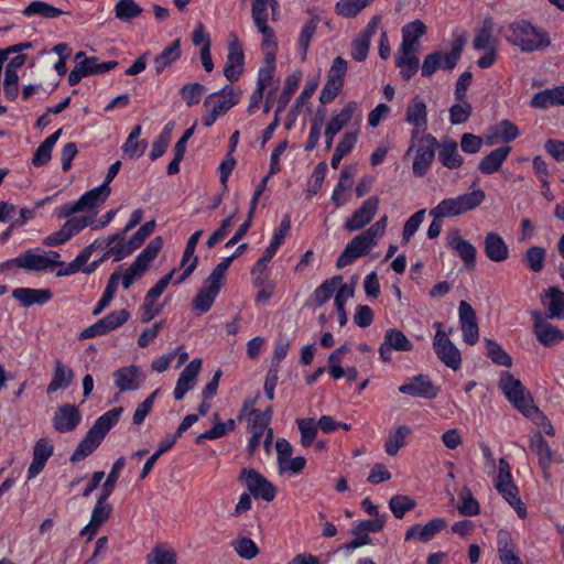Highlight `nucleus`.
<instances>
[{
  "instance_id": "f257e3e1",
  "label": "nucleus",
  "mask_w": 564,
  "mask_h": 564,
  "mask_svg": "<svg viewBox=\"0 0 564 564\" xmlns=\"http://www.w3.org/2000/svg\"><path fill=\"white\" fill-rule=\"evenodd\" d=\"M508 30L510 34L507 41L523 53L543 51L551 45L549 32L528 20H516L509 24Z\"/></svg>"
},
{
  "instance_id": "f03ea898",
  "label": "nucleus",
  "mask_w": 564,
  "mask_h": 564,
  "mask_svg": "<svg viewBox=\"0 0 564 564\" xmlns=\"http://www.w3.org/2000/svg\"><path fill=\"white\" fill-rule=\"evenodd\" d=\"M498 388L514 409L521 412L523 416L531 420L533 423H538L534 419V413L538 412V406L534 404L533 398L519 379L509 371H502L498 381Z\"/></svg>"
},
{
  "instance_id": "7ed1b4c3",
  "label": "nucleus",
  "mask_w": 564,
  "mask_h": 564,
  "mask_svg": "<svg viewBox=\"0 0 564 564\" xmlns=\"http://www.w3.org/2000/svg\"><path fill=\"white\" fill-rule=\"evenodd\" d=\"M495 23L491 17H486L480 26L475 31L473 48L484 54L477 59V66L487 69L494 66L498 59L499 40L494 35Z\"/></svg>"
},
{
  "instance_id": "20e7f679",
  "label": "nucleus",
  "mask_w": 564,
  "mask_h": 564,
  "mask_svg": "<svg viewBox=\"0 0 564 564\" xmlns=\"http://www.w3.org/2000/svg\"><path fill=\"white\" fill-rule=\"evenodd\" d=\"M429 111H427V105L425 100L415 95L413 98L410 99L406 110H405V117L404 121L412 126L411 131V141L414 142L415 139H419L420 135L427 134V126H429ZM414 144L411 143L409 147L406 154H410V152L413 150Z\"/></svg>"
},
{
  "instance_id": "39448f33",
  "label": "nucleus",
  "mask_w": 564,
  "mask_h": 564,
  "mask_svg": "<svg viewBox=\"0 0 564 564\" xmlns=\"http://www.w3.org/2000/svg\"><path fill=\"white\" fill-rule=\"evenodd\" d=\"M238 481L245 484L254 499L271 502L276 496V488L273 484L253 468H242Z\"/></svg>"
},
{
  "instance_id": "423d86ee",
  "label": "nucleus",
  "mask_w": 564,
  "mask_h": 564,
  "mask_svg": "<svg viewBox=\"0 0 564 564\" xmlns=\"http://www.w3.org/2000/svg\"><path fill=\"white\" fill-rule=\"evenodd\" d=\"M414 141L417 142V148L413 159L412 171L416 177H423L434 161L438 141L433 134L420 135Z\"/></svg>"
},
{
  "instance_id": "0eeeda50",
  "label": "nucleus",
  "mask_w": 564,
  "mask_h": 564,
  "mask_svg": "<svg viewBox=\"0 0 564 564\" xmlns=\"http://www.w3.org/2000/svg\"><path fill=\"white\" fill-rule=\"evenodd\" d=\"M437 332L433 339V349L437 358L454 371L458 370L462 365V354L448 336L442 330V323L434 324Z\"/></svg>"
},
{
  "instance_id": "6e6552de",
  "label": "nucleus",
  "mask_w": 564,
  "mask_h": 564,
  "mask_svg": "<svg viewBox=\"0 0 564 564\" xmlns=\"http://www.w3.org/2000/svg\"><path fill=\"white\" fill-rule=\"evenodd\" d=\"M398 390L402 394L426 400H433L440 393V388L431 380L427 375L423 373L413 376L404 383H402Z\"/></svg>"
},
{
  "instance_id": "1a4fd4ad",
  "label": "nucleus",
  "mask_w": 564,
  "mask_h": 564,
  "mask_svg": "<svg viewBox=\"0 0 564 564\" xmlns=\"http://www.w3.org/2000/svg\"><path fill=\"white\" fill-rule=\"evenodd\" d=\"M380 199L378 196H370L362 202L352 215L346 219L344 228L349 231H357L371 223L379 208Z\"/></svg>"
},
{
  "instance_id": "9d476101",
  "label": "nucleus",
  "mask_w": 564,
  "mask_h": 564,
  "mask_svg": "<svg viewBox=\"0 0 564 564\" xmlns=\"http://www.w3.org/2000/svg\"><path fill=\"white\" fill-rule=\"evenodd\" d=\"M82 419V413L76 405L63 404L55 409L52 416V426L59 434L69 433L76 430Z\"/></svg>"
},
{
  "instance_id": "9b49d317",
  "label": "nucleus",
  "mask_w": 564,
  "mask_h": 564,
  "mask_svg": "<svg viewBox=\"0 0 564 564\" xmlns=\"http://www.w3.org/2000/svg\"><path fill=\"white\" fill-rule=\"evenodd\" d=\"M239 95L230 85H225L218 91L212 93L204 100V108H209L219 117L227 113L232 107L238 105Z\"/></svg>"
},
{
  "instance_id": "f8f14e48",
  "label": "nucleus",
  "mask_w": 564,
  "mask_h": 564,
  "mask_svg": "<svg viewBox=\"0 0 564 564\" xmlns=\"http://www.w3.org/2000/svg\"><path fill=\"white\" fill-rule=\"evenodd\" d=\"M53 454L54 442L51 438L41 437L35 442L32 452V462L26 470L28 480L35 478L43 471L47 460L52 457Z\"/></svg>"
},
{
  "instance_id": "ddd939ff",
  "label": "nucleus",
  "mask_w": 564,
  "mask_h": 564,
  "mask_svg": "<svg viewBox=\"0 0 564 564\" xmlns=\"http://www.w3.org/2000/svg\"><path fill=\"white\" fill-rule=\"evenodd\" d=\"M375 243L364 232L354 237L336 260V267L343 269L356 259L366 256Z\"/></svg>"
},
{
  "instance_id": "4468645a",
  "label": "nucleus",
  "mask_w": 564,
  "mask_h": 564,
  "mask_svg": "<svg viewBox=\"0 0 564 564\" xmlns=\"http://www.w3.org/2000/svg\"><path fill=\"white\" fill-rule=\"evenodd\" d=\"M533 333L538 341L545 346L552 347L564 340V332L558 327L545 322L540 312H532Z\"/></svg>"
},
{
  "instance_id": "2eb2a0df",
  "label": "nucleus",
  "mask_w": 564,
  "mask_h": 564,
  "mask_svg": "<svg viewBox=\"0 0 564 564\" xmlns=\"http://www.w3.org/2000/svg\"><path fill=\"white\" fill-rule=\"evenodd\" d=\"M245 70V52L238 40H234L228 45L227 59L224 67V76L230 82L236 83Z\"/></svg>"
},
{
  "instance_id": "dca6fc26",
  "label": "nucleus",
  "mask_w": 564,
  "mask_h": 564,
  "mask_svg": "<svg viewBox=\"0 0 564 564\" xmlns=\"http://www.w3.org/2000/svg\"><path fill=\"white\" fill-rule=\"evenodd\" d=\"M445 528L446 521L444 518L440 517L433 518L424 525L415 523L405 531L404 541H419L427 543Z\"/></svg>"
},
{
  "instance_id": "f3484780",
  "label": "nucleus",
  "mask_w": 564,
  "mask_h": 564,
  "mask_svg": "<svg viewBox=\"0 0 564 564\" xmlns=\"http://www.w3.org/2000/svg\"><path fill=\"white\" fill-rule=\"evenodd\" d=\"M357 109V105L354 101L346 104L339 113L332 117L325 129V150H330L335 135L347 126Z\"/></svg>"
},
{
  "instance_id": "a211bd4d",
  "label": "nucleus",
  "mask_w": 564,
  "mask_h": 564,
  "mask_svg": "<svg viewBox=\"0 0 564 564\" xmlns=\"http://www.w3.org/2000/svg\"><path fill=\"white\" fill-rule=\"evenodd\" d=\"M447 246L457 253L467 270L475 269L477 249L471 242L464 239L458 231H454L447 237Z\"/></svg>"
},
{
  "instance_id": "6ab92c4d",
  "label": "nucleus",
  "mask_w": 564,
  "mask_h": 564,
  "mask_svg": "<svg viewBox=\"0 0 564 564\" xmlns=\"http://www.w3.org/2000/svg\"><path fill=\"white\" fill-rule=\"evenodd\" d=\"M200 368L202 360L199 358H195L182 370L173 391V397L176 401H181L185 394L194 388Z\"/></svg>"
},
{
  "instance_id": "aec40b11",
  "label": "nucleus",
  "mask_w": 564,
  "mask_h": 564,
  "mask_svg": "<svg viewBox=\"0 0 564 564\" xmlns=\"http://www.w3.org/2000/svg\"><path fill=\"white\" fill-rule=\"evenodd\" d=\"M531 451L538 456L539 467L544 474V478H549L551 465L555 462L554 452L550 447L547 441L541 432H536L529 438Z\"/></svg>"
},
{
  "instance_id": "412c9836",
  "label": "nucleus",
  "mask_w": 564,
  "mask_h": 564,
  "mask_svg": "<svg viewBox=\"0 0 564 564\" xmlns=\"http://www.w3.org/2000/svg\"><path fill=\"white\" fill-rule=\"evenodd\" d=\"M115 386L120 392L137 391L141 387V370L135 365L117 369L112 373Z\"/></svg>"
},
{
  "instance_id": "4be33fe9",
  "label": "nucleus",
  "mask_w": 564,
  "mask_h": 564,
  "mask_svg": "<svg viewBox=\"0 0 564 564\" xmlns=\"http://www.w3.org/2000/svg\"><path fill=\"white\" fill-rule=\"evenodd\" d=\"M12 297L17 300L22 307L29 308L33 305H45L53 297L50 289L17 288L12 291Z\"/></svg>"
},
{
  "instance_id": "5701e85b",
  "label": "nucleus",
  "mask_w": 564,
  "mask_h": 564,
  "mask_svg": "<svg viewBox=\"0 0 564 564\" xmlns=\"http://www.w3.org/2000/svg\"><path fill=\"white\" fill-rule=\"evenodd\" d=\"M520 135L519 128L508 119L491 126L486 133V144L495 145L498 142L509 143Z\"/></svg>"
},
{
  "instance_id": "b1692460",
  "label": "nucleus",
  "mask_w": 564,
  "mask_h": 564,
  "mask_svg": "<svg viewBox=\"0 0 564 564\" xmlns=\"http://www.w3.org/2000/svg\"><path fill=\"white\" fill-rule=\"evenodd\" d=\"M495 488L499 495L510 505V507H512L520 519L527 518L528 510L524 502L521 500L519 488L514 481L507 484L495 481Z\"/></svg>"
},
{
  "instance_id": "393cba45",
  "label": "nucleus",
  "mask_w": 564,
  "mask_h": 564,
  "mask_svg": "<svg viewBox=\"0 0 564 564\" xmlns=\"http://www.w3.org/2000/svg\"><path fill=\"white\" fill-rule=\"evenodd\" d=\"M497 552L501 564H523L510 532L500 530L497 534Z\"/></svg>"
},
{
  "instance_id": "a878e982",
  "label": "nucleus",
  "mask_w": 564,
  "mask_h": 564,
  "mask_svg": "<svg viewBox=\"0 0 564 564\" xmlns=\"http://www.w3.org/2000/svg\"><path fill=\"white\" fill-rule=\"evenodd\" d=\"M426 26L421 20H414L402 28V42L400 51L405 53H416L419 40L425 34Z\"/></svg>"
},
{
  "instance_id": "bb28decb",
  "label": "nucleus",
  "mask_w": 564,
  "mask_h": 564,
  "mask_svg": "<svg viewBox=\"0 0 564 564\" xmlns=\"http://www.w3.org/2000/svg\"><path fill=\"white\" fill-rule=\"evenodd\" d=\"M531 107L536 109H547L555 106H564V85L543 89L531 99Z\"/></svg>"
},
{
  "instance_id": "cd10ccee",
  "label": "nucleus",
  "mask_w": 564,
  "mask_h": 564,
  "mask_svg": "<svg viewBox=\"0 0 564 564\" xmlns=\"http://www.w3.org/2000/svg\"><path fill=\"white\" fill-rule=\"evenodd\" d=\"M487 258L494 262H502L509 257V248L503 238L497 232H488L484 240Z\"/></svg>"
},
{
  "instance_id": "c85d7f7f",
  "label": "nucleus",
  "mask_w": 564,
  "mask_h": 564,
  "mask_svg": "<svg viewBox=\"0 0 564 564\" xmlns=\"http://www.w3.org/2000/svg\"><path fill=\"white\" fill-rule=\"evenodd\" d=\"M511 150L510 145H502L489 152L478 164L480 173L490 175L498 172L508 159Z\"/></svg>"
},
{
  "instance_id": "c756f323",
  "label": "nucleus",
  "mask_w": 564,
  "mask_h": 564,
  "mask_svg": "<svg viewBox=\"0 0 564 564\" xmlns=\"http://www.w3.org/2000/svg\"><path fill=\"white\" fill-rule=\"evenodd\" d=\"M546 306V316L551 319H564V292L557 286H550L542 297Z\"/></svg>"
},
{
  "instance_id": "7c9ffc66",
  "label": "nucleus",
  "mask_w": 564,
  "mask_h": 564,
  "mask_svg": "<svg viewBox=\"0 0 564 564\" xmlns=\"http://www.w3.org/2000/svg\"><path fill=\"white\" fill-rule=\"evenodd\" d=\"M19 268L31 271H45L56 265H64V261H52L50 257L36 254L32 250H28L19 256Z\"/></svg>"
},
{
  "instance_id": "2f4dec72",
  "label": "nucleus",
  "mask_w": 564,
  "mask_h": 564,
  "mask_svg": "<svg viewBox=\"0 0 564 564\" xmlns=\"http://www.w3.org/2000/svg\"><path fill=\"white\" fill-rule=\"evenodd\" d=\"M122 408H113L101 414L88 430L99 441H104L108 432L118 423Z\"/></svg>"
},
{
  "instance_id": "473e14b6",
  "label": "nucleus",
  "mask_w": 564,
  "mask_h": 564,
  "mask_svg": "<svg viewBox=\"0 0 564 564\" xmlns=\"http://www.w3.org/2000/svg\"><path fill=\"white\" fill-rule=\"evenodd\" d=\"M74 378L73 370L64 365L61 360L56 359L54 362V373L51 382L46 388L47 394H52L57 390H64L69 387Z\"/></svg>"
},
{
  "instance_id": "72a5a7b5",
  "label": "nucleus",
  "mask_w": 564,
  "mask_h": 564,
  "mask_svg": "<svg viewBox=\"0 0 564 564\" xmlns=\"http://www.w3.org/2000/svg\"><path fill=\"white\" fill-rule=\"evenodd\" d=\"M111 188L106 187V184H100L97 187H94L87 192H85L78 199L77 203L82 207L83 210L93 209L104 204L107 198L110 196Z\"/></svg>"
},
{
  "instance_id": "f704fd0d",
  "label": "nucleus",
  "mask_w": 564,
  "mask_h": 564,
  "mask_svg": "<svg viewBox=\"0 0 564 564\" xmlns=\"http://www.w3.org/2000/svg\"><path fill=\"white\" fill-rule=\"evenodd\" d=\"M181 57V41L174 40L154 58V68L156 74H162L167 67L173 65Z\"/></svg>"
},
{
  "instance_id": "c9c22d12",
  "label": "nucleus",
  "mask_w": 564,
  "mask_h": 564,
  "mask_svg": "<svg viewBox=\"0 0 564 564\" xmlns=\"http://www.w3.org/2000/svg\"><path fill=\"white\" fill-rule=\"evenodd\" d=\"M486 198V193L481 188L453 197L454 205L459 215L474 210L480 206Z\"/></svg>"
},
{
  "instance_id": "e433bc0d",
  "label": "nucleus",
  "mask_w": 564,
  "mask_h": 564,
  "mask_svg": "<svg viewBox=\"0 0 564 564\" xmlns=\"http://www.w3.org/2000/svg\"><path fill=\"white\" fill-rule=\"evenodd\" d=\"M219 292L220 290L216 286L204 282L193 300V308L199 314L207 313L212 308Z\"/></svg>"
},
{
  "instance_id": "4c0bfd02",
  "label": "nucleus",
  "mask_w": 564,
  "mask_h": 564,
  "mask_svg": "<svg viewBox=\"0 0 564 564\" xmlns=\"http://www.w3.org/2000/svg\"><path fill=\"white\" fill-rule=\"evenodd\" d=\"M163 247V238L158 236L153 238L147 247L135 257L132 262L138 269L145 272L150 263L158 257Z\"/></svg>"
},
{
  "instance_id": "58836bf2",
  "label": "nucleus",
  "mask_w": 564,
  "mask_h": 564,
  "mask_svg": "<svg viewBox=\"0 0 564 564\" xmlns=\"http://www.w3.org/2000/svg\"><path fill=\"white\" fill-rule=\"evenodd\" d=\"M412 434V429L408 425L397 426L388 435L384 442V451L389 456H395L399 451L405 446V440Z\"/></svg>"
},
{
  "instance_id": "ea45409f",
  "label": "nucleus",
  "mask_w": 564,
  "mask_h": 564,
  "mask_svg": "<svg viewBox=\"0 0 564 564\" xmlns=\"http://www.w3.org/2000/svg\"><path fill=\"white\" fill-rule=\"evenodd\" d=\"M486 348V356L492 364L506 368L512 367V357L503 349V347L496 340L490 338L484 339Z\"/></svg>"
},
{
  "instance_id": "a19ab883",
  "label": "nucleus",
  "mask_w": 564,
  "mask_h": 564,
  "mask_svg": "<svg viewBox=\"0 0 564 564\" xmlns=\"http://www.w3.org/2000/svg\"><path fill=\"white\" fill-rule=\"evenodd\" d=\"M395 65L400 68V76L403 80H410L420 68V59L416 53L401 52L395 57Z\"/></svg>"
},
{
  "instance_id": "79ce46f5",
  "label": "nucleus",
  "mask_w": 564,
  "mask_h": 564,
  "mask_svg": "<svg viewBox=\"0 0 564 564\" xmlns=\"http://www.w3.org/2000/svg\"><path fill=\"white\" fill-rule=\"evenodd\" d=\"M438 161L443 166L455 170L462 166L464 159L457 152V143L455 141H448L443 143L438 151Z\"/></svg>"
},
{
  "instance_id": "37998d69",
  "label": "nucleus",
  "mask_w": 564,
  "mask_h": 564,
  "mask_svg": "<svg viewBox=\"0 0 564 564\" xmlns=\"http://www.w3.org/2000/svg\"><path fill=\"white\" fill-rule=\"evenodd\" d=\"M63 13L61 9L40 0L32 1L22 10V14L28 18L40 15L45 19H57Z\"/></svg>"
},
{
  "instance_id": "c03bdc74",
  "label": "nucleus",
  "mask_w": 564,
  "mask_h": 564,
  "mask_svg": "<svg viewBox=\"0 0 564 564\" xmlns=\"http://www.w3.org/2000/svg\"><path fill=\"white\" fill-rule=\"evenodd\" d=\"M341 281L343 278L340 275H335L330 279H326L321 285H318L313 293L316 302L315 306L321 307L330 300L335 291L341 285Z\"/></svg>"
},
{
  "instance_id": "a18cd8bd",
  "label": "nucleus",
  "mask_w": 564,
  "mask_h": 564,
  "mask_svg": "<svg viewBox=\"0 0 564 564\" xmlns=\"http://www.w3.org/2000/svg\"><path fill=\"white\" fill-rule=\"evenodd\" d=\"M101 444L96 436L90 432H87L84 438L78 443L75 451L72 453L69 460L72 463H78L88 456H90Z\"/></svg>"
},
{
  "instance_id": "49530a36",
  "label": "nucleus",
  "mask_w": 564,
  "mask_h": 564,
  "mask_svg": "<svg viewBox=\"0 0 564 564\" xmlns=\"http://www.w3.org/2000/svg\"><path fill=\"white\" fill-rule=\"evenodd\" d=\"M78 64L86 77L108 73L118 66L117 61L99 63L98 57L96 56L85 57V59L78 62Z\"/></svg>"
},
{
  "instance_id": "de8ad7c7",
  "label": "nucleus",
  "mask_w": 564,
  "mask_h": 564,
  "mask_svg": "<svg viewBox=\"0 0 564 564\" xmlns=\"http://www.w3.org/2000/svg\"><path fill=\"white\" fill-rule=\"evenodd\" d=\"M354 296V288L346 283L341 284L335 293L334 304L339 326L347 324V313L345 305L348 299Z\"/></svg>"
},
{
  "instance_id": "09e8293b",
  "label": "nucleus",
  "mask_w": 564,
  "mask_h": 564,
  "mask_svg": "<svg viewBox=\"0 0 564 564\" xmlns=\"http://www.w3.org/2000/svg\"><path fill=\"white\" fill-rule=\"evenodd\" d=\"M317 25H318V18L312 17L304 23V25L301 29V32H300V35L297 39V46L301 52L302 61L306 59L310 43H311L314 34L316 33Z\"/></svg>"
},
{
  "instance_id": "8fccbe9b",
  "label": "nucleus",
  "mask_w": 564,
  "mask_h": 564,
  "mask_svg": "<svg viewBox=\"0 0 564 564\" xmlns=\"http://www.w3.org/2000/svg\"><path fill=\"white\" fill-rule=\"evenodd\" d=\"M373 1L375 0H339L335 6V11L343 18H355Z\"/></svg>"
},
{
  "instance_id": "3c124183",
  "label": "nucleus",
  "mask_w": 564,
  "mask_h": 564,
  "mask_svg": "<svg viewBox=\"0 0 564 564\" xmlns=\"http://www.w3.org/2000/svg\"><path fill=\"white\" fill-rule=\"evenodd\" d=\"M438 69L451 70L445 66V53L442 51H434L424 57L421 66V75L422 77L427 78Z\"/></svg>"
},
{
  "instance_id": "603ef678",
  "label": "nucleus",
  "mask_w": 564,
  "mask_h": 564,
  "mask_svg": "<svg viewBox=\"0 0 564 564\" xmlns=\"http://www.w3.org/2000/svg\"><path fill=\"white\" fill-rule=\"evenodd\" d=\"M383 341L395 351H411L413 349L412 341L397 328L387 329Z\"/></svg>"
},
{
  "instance_id": "864d4df0",
  "label": "nucleus",
  "mask_w": 564,
  "mask_h": 564,
  "mask_svg": "<svg viewBox=\"0 0 564 564\" xmlns=\"http://www.w3.org/2000/svg\"><path fill=\"white\" fill-rule=\"evenodd\" d=\"M466 42H467V40H466V35L464 32L454 36V39L451 42L449 52H444L445 53V66L447 68L454 69L456 67V65L458 64V62L462 58V54H463L464 47L466 45Z\"/></svg>"
},
{
  "instance_id": "5fc2aeb1",
  "label": "nucleus",
  "mask_w": 564,
  "mask_h": 564,
  "mask_svg": "<svg viewBox=\"0 0 564 564\" xmlns=\"http://www.w3.org/2000/svg\"><path fill=\"white\" fill-rule=\"evenodd\" d=\"M205 91L206 87L203 84L195 82L183 85L180 88L178 94L186 106L193 107L200 102Z\"/></svg>"
},
{
  "instance_id": "6e6d98bb",
  "label": "nucleus",
  "mask_w": 564,
  "mask_h": 564,
  "mask_svg": "<svg viewBox=\"0 0 564 564\" xmlns=\"http://www.w3.org/2000/svg\"><path fill=\"white\" fill-rule=\"evenodd\" d=\"M142 8L134 0H118L115 6L116 18L129 22L142 13Z\"/></svg>"
},
{
  "instance_id": "4d7b16f0",
  "label": "nucleus",
  "mask_w": 564,
  "mask_h": 564,
  "mask_svg": "<svg viewBox=\"0 0 564 564\" xmlns=\"http://www.w3.org/2000/svg\"><path fill=\"white\" fill-rule=\"evenodd\" d=\"M173 124V122H167L159 137L153 141L152 149L149 154L151 161H156L165 153L166 148L171 141Z\"/></svg>"
},
{
  "instance_id": "13d9d810",
  "label": "nucleus",
  "mask_w": 564,
  "mask_h": 564,
  "mask_svg": "<svg viewBox=\"0 0 564 564\" xmlns=\"http://www.w3.org/2000/svg\"><path fill=\"white\" fill-rule=\"evenodd\" d=\"M301 82V74H291L285 78L283 89L278 99L276 115L284 110Z\"/></svg>"
},
{
  "instance_id": "bf43d9fd",
  "label": "nucleus",
  "mask_w": 564,
  "mask_h": 564,
  "mask_svg": "<svg viewBox=\"0 0 564 564\" xmlns=\"http://www.w3.org/2000/svg\"><path fill=\"white\" fill-rule=\"evenodd\" d=\"M296 425L301 433V444L303 447H308L313 444L318 432V424L312 417L297 419Z\"/></svg>"
},
{
  "instance_id": "052dcab7",
  "label": "nucleus",
  "mask_w": 564,
  "mask_h": 564,
  "mask_svg": "<svg viewBox=\"0 0 564 564\" xmlns=\"http://www.w3.org/2000/svg\"><path fill=\"white\" fill-rule=\"evenodd\" d=\"M545 257L543 247L533 246L525 251L522 261L532 272L538 273L543 269Z\"/></svg>"
},
{
  "instance_id": "680f3d73",
  "label": "nucleus",
  "mask_w": 564,
  "mask_h": 564,
  "mask_svg": "<svg viewBox=\"0 0 564 564\" xmlns=\"http://www.w3.org/2000/svg\"><path fill=\"white\" fill-rule=\"evenodd\" d=\"M415 506V500L406 495H395L389 501V508L397 519H403Z\"/></svg>"
},
{
  "instance_id": "e2e57ef3",
  "label": "nucleus",
  "mask_w": 564,
  "mask_h": 564,
  "mask_svg": "<svg viewBox=\"0 0 564 564\" xmlns=\"http://www.w3.org/2000/svg\"><path fill=\"white\" fill-rule=\"evenodd\" d=\"M124 465L126 459L122 456L113 462L111 469L106 478V481L102 485L101 492L99 494L100 496L107 498L111 496Z\"/></svg>"
},
{
  "instance_id": "0e129e2a",
  "label": "nucleus",
  "mask_w": 564,
  "mask_h": 564,
  "mask_svg": "<svg viewBox=\"0 0 564 564\" xmlns=\"http://www.w3.org/2000/svg\"><path fill=\"white\" fill-rule=\"evenodd\" d=\"M107 497L98 495L97 501L93 508L90 521L93 524L101 527L110 517L112 507L108 503Z\"/></svg>"
},
{
  "instance_id": "69168bd1",
  "label": "nucleus",
  "mask_w": 564,
  "mask_h": 564,
  "mask_svg": "<svg viewBox=\"0 0 564 564\" xmlns=\"http://www.w3.org/2000/svg\"><path fill=\"white\" fill-rule=\"evenodd\" d=\"M147 564H177L175 551L156 545L145 557Z\"/></svg>"
},
{
  "instance_id": "338daca9",
  "label": "nucleus",
  "mask_w": 564,
  "mask_h": 564,
  "mask_svg": "<svg viewBox=\"0 0 564 564\" xmlns=\"http://www.w3.org/2000/svg\"><path fill=\"white\" fill-rule=\"evenodd\" d=\"M130 316L131 314L128 310L121 308L108 313L100 319L105 326L106 332L110 333L111 330H115L122 326L123 324H126L129 321Z\"/></svg>"
},
{
  "instance_id": "774afa93",
  "label": "nucleus",
  "mask_w": 564,
  "mask_h": 564,
  "mask_svg": "<svg viewBox=\"0 0 564 564\" xmlns=\"http://www.w3.org/2000/svg\"><path fill=\"white\" fill-rule=\"evenodd\" d=\"M232 546H234L235 551L237 552V554L245 560H252L259 553V549H258L256 542L252 539L247 538V536L236 539L232 542Z\"/></svg>"
}]
</instances>
